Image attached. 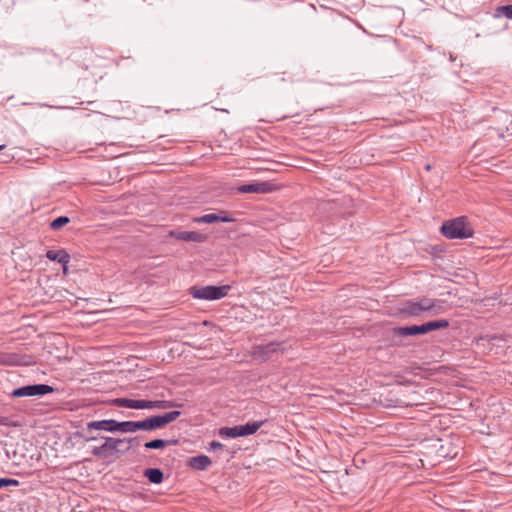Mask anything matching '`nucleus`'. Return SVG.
<instances>
[{"instance_id":"obj_11","label":"nucleus","mask_w":512,"mask_h":512,"mask_svg":"<svg viewBox=\"0 0 512 512\" xmlns=\"http://www.w3.org/2000/svg\"><path fill=\"white\" fill-rule=\"evenodd\" d=\"M113 403L118 407L130 409H149V400H134L128 398H117Z\"/></svg>"},{"instance_id":"obj_18","label":"nucleus","mask_w":512,"mask_h":512,"mask_svg":"<svg viewBox=\"0 0 512 512\" xmlns=\"http://www.w3.org/2000/svg\"><path fill=\"white\" fill-rule=\"evenodd\" d=\"M418 309L423 311H432L436 306V301L430 298H423L417 301Z\"/></svg>"},{"instance_id":"obj_13","label":"nucleus","mask_w":512,"mask_h":512,"mask_svg":"<svg viewBox=\"0 0 512 512\" xmlns=\"http://www.w3.org/2000/svg\"><path fill=\"white\" fill-rule=\"evenodd\" d=\"M87 430H103L107 432H116L115 420L105 419L100 421L88 422Z\"/></svg>"},{"instance_id":"obj_26","label":"nucleus","mask_w":512,"mask_h":512,"mask_svg":"<svg viewBox=\"0 0 512 512\" xmlns=\"http://www.w3.org/2000/svg\"><path fill=\"white\" fill-rule=\"evenodd\" d=\"M20 482H0V488L9 485H18Z\"/></svg>"},{"instance_id":"obj_29","label":"nucleus","mask_w":512,"mask_h":512,"mask_svg":"<svg viewBox=\"0 0 512 512\" xmlns=\"http://www.w3.org/2000/svg\"><path fill=\"white\" fill-rule=\"evenodd\" d=\"M96 439H97L96 437H90V438H88V441H94Z\"/></svg>"},{"instance_id":"obj_2","label":"nucleus","mask_w":512,"mask_h":512,"mask_svg":"<svg viewBox=\"0 0 512 512\" xmlns=\"http://www.w3.org/2000/svg\"><path fill=\"white\" fill-rule=\"evenodd\" d=\"M449 326V321L446 319H438L429 321L421 325L396 327L393 329V334L399 337L414 336L419 334H426L430 331L444 329Z\"/></svg>"},{"instance_id":"obj_30","label":"nucleus","mask_w":512,"mask_h":512,"mask_svg":"<svg viewBox=\"0 0 512 512\" xmlns=\"http://www.w3.org/2000/svg\"><path fill=\"white\" fill-rule=\"evenodd\" d=\"M0 480L6 481V480H10V479L9 478H0Z\"/></svg>"},{"instance_id":"obj_10","label":"nucleus","mask_w":512,"mask_h":512,"mask_svg":"<svg viewBox=\"0 0 512 512\" xmlns=\"http://www.w3.org/2000/svg\"><path fill=\"white\" fill-rule=\"evenodd\" d=\"M170 236L180 241L202 243L206 240V235L196 231H171Z\"/></svg>"},{"instance_id":"obj_24","label":"nucleus","mask_w":512,"mask_h":512,"mask_svg":"<svg viewBox=\"0 0 512 512\" xmlns=\"http://www.w3.org/2000/svg\"><path fill=\"white\" fill-rule=\"evenodd\" d=\"M135 426H136V430H142V431H152L151 427H150V424H149V419L146 418L144 420H141V421H136L135 423Z\"/></svg>"},{"instance_id":"obj_14","label":"nucleus","mask_w":512,"mask_h":512,"mask_svg":"<svg viewBox=\"0 0 512 512\" xmlns=\"http://www.w3.org/2000/svg\"><path fill=\"white\" fill-rule=\"evenodd\" d=\"M211 464V460L206 455L191 457L187 461V465L193 470H204Z\"/></svg>"},{"instance_id":"obj_8","label":"nucleus","mask_w":512,"mask_h":512,"mask_svg":"<svg viewBox=\"0 0 512 512\" xmlns=\"http://www.w3.org/2000/svg\"><path fill=\"white\" fill-rule=\"evenodd\" d=\"M180 415L181 412L178 410L170 411L163 415H153L151 417H148L150 427L152 431L161 429L165 427L167 424L175 421Z\"/></svg>"},{"instance_id":"obj_15","label":"nucleus","mask_w":512,"mask_h":512,"mask_svg":"<svg viewBox=\"0 0 512 512\" xmlns=\"http://www.w3.org/2000/svg\"><path fill=\"white\" fill-rule=\"evenodd\" d=\"M262 425L263 421H255L246 423L244 425H237L239 437L248 436L256 433Z\"/></svg>"},{"instance_id":"obj_16","label":"nucleus","mask_w":512,"mask_h":512,"mask_svg":"<svg viewBox=\"0 0 512 512\" xmlns=\"http://www.w3.org/2000/svg\"><path fill=\"white\" fill-rule=\"evenodd\" d=\"M135 423H136V421L118 422L115 420L116 431H119L122 433H134L137 431Z\"/></svg>"},{"instance_id":"obj_28","label":"nucleus","mask_w":512,"mask_h":512,"mask_svg":"<svg viewBox=\"0 0 512 512\" xmlns=\"http://www.w3.org/2000/svg\"><path fill=\"white\" fill-rule=\"evenodd\" d=\"M4 148H5V145H0V151L3 150ZM0 161L5 162L4 159H0Z\"/></svg>"},{"instance_id":"obj_4","label":"nucleus","mask_w":512,"mask_h":512,"mask_svg":"<svg viewBox=\"0 0 512 512\" xmlns=\"http://www.w3.org/2000/svg\"><path fill=\"white\" fill-rule=\"evenodd\" d=\"M231 287L229 285L214 286L207 285L202 287H191L190 294L195 299L201 300H219L228 295Z\"/></svg>"},{"instance_id":"obj_1","label":"nucleus","mask_w":512,"mask_h":512,"mask_svg":"<svg viewBox=\"0 0 512 512\" xmlns=\"http://www.w3.org/2000/svg\"><path fill=\"white\" fill-rule=\"evenodd\" d=\"M441 232L448 239H465L473 236V229L465 217L444 222Z\"/></svg>"},{"instance_id":"obj_6","label":"nucleus","mask_w":512,"mask_h":512,"mask_svg":"<svg viewBox=\"0 0 512 512\" xmlns=\"http://www.w3.org/2000/svg\"><path fill=\"white\" fill-rule=\"evenodd\" d=\"M280 350H283L281 343L270 342L255 346L252 355L256 360L266 361L273 358Z\"/></svg>"},{"instance_id":"obj_19","label":"nucleus","mask_w":512,"mask_h":512,"mask_svg":"<svg viewBox=\"0 0 512 512\" xmlns=\"http://www.w3.org/2000/svg\"><path fill=\"white\" fill-rule=\"evenodd\" d=\"M219 435L225 438H237L239 437L238 426L223 427L219 430Z\"/></svg>"},{"instance_id":"obj_20","label":"nucleus","mask_w":512,"mask_h":512,"mask_svg":"<svg viewBox=\"0 0 512 512\" xmlns=\"http://www.w3.org/2000/svg\"><path fill=\"white\" fill-rule=\"evenodd\" d=\"M144 476L148 480H163V472L159 468H148L144 471Z\"/></svg>"},{"instance_id":"obj_5","label":"nucleus","mask_w":512,"mask_h":512,"mask_svg":"<svg viewBox=\"0 0 512 512\" xmlns=\"http://www.w3.org/2000/svg\"><path fill=\"white\" fill-rule=\"evenodd\" d=\"M54 388L47 384H33L26 385L19 388L14 389L11 392V396L15 398L20 397H32V396H43L49 393H52Z\"/></svg>"},{"instance_id":"obj_21","label":"nucleus","mask_w":512,"mask_h":512,"mask_svg":"<svg viewBox=\"0 0 512 512\" xmlns=\"http://www.w3.org/2000/svg\"><path fill=\"white\" fill-rule=\"evenodd\" d=\"M70 222V219L66 216H60L56 219H54L51 224H50V228L52 230H59L60 228H62L64 225L68 224Z\"/></svg>"},{"instance_id":"obj_25","label":"nucleus","mask_w":512,"mask_h":512,"mask_svg":"<svg viewBox=\"0 0 512 512\" xmlns=\"http://www.w3.org/2000/svg\"><path fill=\"white\" fill-rule=\"evenodd\" d=\"M406 311L413 316H418L422 312V310L418 309L417 302L409 303Z\"/></svg>"},{"instance_id":"obj_3","label":"nucleus","mask_w":512,"mask_h":512,"mask_svg":"<svg viewBox=\"0 0 512 512\" xmlns=\"http://www.w3.org/2000/svg\"><path fill=\"white\" fill-rule=\"evenodd\" d=\"M132 439H117L112 437H105L104 442L100 446L93 448L92 453L99 457H108L115 452H124L129 449V443Z\"/></svg>"},{"instance_id":"obj_7","label":"nucleus","mask_w":512,"mask_h":512,"mask_svg":"<svg viewBox=\"0 0 512 512\" xmlns=\"http://www.w3.org/2000/svg\"><path fill=\"white\" fill-rule=\"evenodd\" d=\"M277 189V186L268 181H257L249 184L241 185L237 188L239 193H257V194H266L273 192Z\"/></svg>"},{"instance_id":"obj_9","label":"nucleus","mask_w":512,"mask_h":512,"mask_svg":"<svg viewBox=\"0 0 512 512\" xmlns=\"http://www.w3.org/2000/svg\"><path fill=\"white\" fill-rule=\"evenodd\" d=\"M234 218L228 215L227 212L220 211L219 214L216 213H209L202 215L200 217L194 218V222L196 223H214V222H224V223H230L233 222Z\"/></svg>"},{"instance_id":"obj_23","label":"nucleus","mask_w":512,"mask_h":512,"mask_svg":"<svg viewBox=\"0 0 512 512\" xmlns=\"http://www.w3.org/2000/svg\"><path fill=\"white\" fill-rule=\"evenodd\" d=\"M497 12L499 15H502L508 19H512V4L511 5H505V6H500L498 9H497Z\"/></svg>"},{"instance_id":"obj_17","label":"nucleus","mask_w":512,"mask_h":512,"mask_svg":"<svg viewBox=\"0 0 512 512\" xmlns=\"http://www.w3.org/2000/svg\"><path fill=\"white\" fill-rule=\"evenodd\" d=\"M149 409H167V408H171V407H179L181 406L180 404H177L173 401H169V400H155V401H150L149 400Z\"/></svg>"},{"instance_id":"obj_22","label":"nucleus","mask_w":512,"mask_h":512,"mask_svg":"<svg viewBox=\"0 0 512 512\" xmlns=\"http://www.w3.org/2000/svg\"><path fill=\"white\" fill-rule=\"evenodd\" d=\"M166 441L163 439H154L144 444L146 449H161L165 447Z\"/></svg>"},{"instance_id":"obj_12","label":"nucleus","mask_w":512,"mask_h":512,"mask_svg":"<svg viewBox=\"0 0 512 512\" xmlns=\"http://www.w3.org/2000/svg\"><path fill=\"white\" fill-rule=\"evenodd\" d=\"M46 257L51 261H57L63 266V272L67 273V266L70 262V255L63 249L60 250H48Z\"/></svg>"},{"instance_id":"obj_27","label":"nucleus","mask_w":512,"mask_h":512,"mask_svg":"<svg viewBox=\"0 0 512 512\" xmlns=\"http://www.w3.org/2000/svg\"><path fill=\"white\" fill-rule=\"evenodd\" d=\"M211 448H212V449L222 448V444H221V443H219V442L213 441V442L211 443Z\"/></svg>"}]
</instances>
